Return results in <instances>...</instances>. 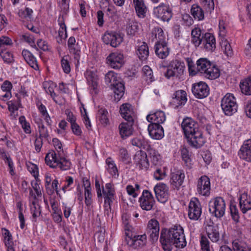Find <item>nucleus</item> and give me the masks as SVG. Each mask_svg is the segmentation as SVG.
<instances>
[{
	"label": "nucleus",
	"instance_id": "nucleus-56",
	"mask_svg": "<svg viewBox=\"0 0 251 251\" xmlns=\"http://www.w3.org/2000/svg\"><path fill=\"white\" fill-rule=\"evenodd\" d=\"M33 10L29 7H25L24 10H20L19 12V15L22 18H25L27 20H31L32 19Z\"/></svg>",
	"mask_w": 251,
	"mask_h": 251
},
{
	"label": "nucleus",
	"instance_id": "nucleus-12",
	"mask_svg": "<svg viewBox=\"0 0 251 251\" xmlns=\"http://www.w3.org/2000/svg\"><path fill=\"white\" fill-rule=\"evenodd\" d=\"M186 138L189 145L195 149L201 148L205 143V139L200 129L186 137Z\"/></svg>",
	"mask_w": 251,
	"mask_h": 251
},
{
	"label": "nucleus",
	"instance_id": "nucleus-33",
	"mask_svg": "<svg viewBox=\"0 0 251 251\" xmlns=\"http://www.w3.org/2000/svg\"><path fill=\"white\" fill-rule=\"evenodd\" d=\"M136 13L139 18H143L146 16L147 8L144 0H133Z\"/></svg>",
	"mask_w": 251,
	"mask_h": 251
},
{
	"label": "nucleus",
	"instance_id": "nucleus-46",
	"mask_svg": "<svg viewBox=\"0 0 251 251\" xmlns=\"http://www.w3.org/2000/svg\"><path fill=\"white\" fill-rule=\"evenodd\" d=\"M12 87L11 83L8 80L4 81L1 85V89L2 91L6 92L5 94L1 95L3 98L5 99V100L9 99L11 97V90Z\"/></svg>",
	"mask_w": 251,
	"mask_h": 251
},
{
	"label": "nucleus",
	"instance_id": "nucleus-59",
	"mask_svg": "<svg viewBox=\"0 0 251 251\" xmlns=\"http://www.w3.org/2000/svg\"><path fill=\"white\" fill-rule=\"evenodd\" d=\"M174 245L176 248H183L187 244L185 236H178V237H174Z\"/></svg>",
	"mask_w": 251,
	"mask_h": 251
},
{
	"label": "nucleus",
	"instance_id": "nucleus-16",
	"mask_svg": "<svg viewBox=\"0 0 251 251\" xmlns=\"http://www.w3.org/2000/svg\"><path fill=\"white\" fill-rule=\"evenodd\" d=\"M68 47L70 53L74 55V59L76 61L75 62V66L79 64L80 58V47L78 43H76V40L74 37H70L68 41Z\"/></svg>",
	"mask_w": 251,
	"mask_h": 251
},
{
	"label": "nucleus",
	"instance_id": "nucleus-11",
	"mask_svg": "<svg viewBox=\"0 0 251 251\" xmlns=\"http://www.w3.org/2000/svg\"><path fill=\"white\" fill-rule=\"evenodd\" d=\"M211 185L209 178L206 176H202L197 181V192L199 195L205 197L210 194Z\"/></svg>",
	"mask_w": 251,
	"mask_h": 251
},
{
	"label": "nucleus",
	"instance_id": "nucleus-48",
	"mask_svg": "<svg viewBox=\"0 0 251 251\" xmlns=\"http://www.w3.org/2000/svg\"><path fill=\"white\" fill-rule=\"evenodd\" d=\"M185 60L187 63L189 75L193 76L197 75L198 74L197 65L194 63L191 58H186Z\"/></svg>",
	"mask_w": 251,
	"mask_h": 251
},
{
	"label": "nucleus",
	"instance_id": "nucleus-10",
	"mask_svg": "<svg viewBox=\"0 0 251 251\" xmlns=\"http://www.w3.org/2000/svg\"><path fill=\"white\" fill-rule=\"evenodd\" d=\"M202 213L201 206L197 198H192L188 206V217L193 220H198Z\"/></svg>",
	"mask_w": 251,
	"mask_h": 251
},
{
	"label": "nucleus",
	"instance_id": "nucleus-45",
	"mask_svg": "<svg viewBox=\"0 0 251 251\" xmlns=\"http://www.w3.org/2000/svg\"><path fill=\"white\" fill-rule=\"evenodd\" d=\"M181 155L182 160L184 162V165L188 168L192 167V160L189 155V151L186 147H182L180 149Z\"/></svg>",
	"mask_w": 251,
	"mask_h": 251
},
{
	"label": "nucleus",
	"instance_id": "nucleus-64",
	"mask_svg": "<svg viewBox=\"0 0 251 251\" xmlns=\"http://www.w3.org/2000/svg\"><path fill=\"white\" fill-rule=\"evenodd\" d=\"M4 242L7 248V251H15L13 248L14 242L13 241L12 236H4Z\"/></svg>",
	"mask_w": 251,
	"mask_h": 251
},
{
	"label": "nucleus",
	"instance_id": "nucleus-54",
	"mask_svg": "<svg viewBox=\"0 0 251 251\" xmlns=\"http://www.w3.org/2000/svg\"><path fill=\"white\" fill-rule=\"evenodd\" d=\"M120 160L126 164L131 163V158L128 153L127 151L125 148H122L119 151Z\"/></svg>",
	"mask_w": 251,
	"mask_h": 251
},
{
	"label": "nucleus",
	"instance_id": "nucleus-41",
	"mask_svg": "<svg viewBox=\"0 0 251 251\" xmlns=\"http://www.w3.org/2000/svg\"><path fill=\"white\" fill-rule=\"evenodd\" d=\"M191 13L196 20L201 21L204 19V11L197 4H194L192 5Z\"/></svg>",
	"mask_w": 251,
	"mask_h": 251
},
{
	"label": "nucleus",
	"instance_id": "nucleus-49",
	"mask_svg": "<svg viewBox=\"0 0 251 251\" xmlns=\"http://www.w3.org/2000/svg\"><path fill=\"white\" fill-rule=\"evenodd\" d=\"M230 213L232 220L236 223H238L240 219L239 210L235 203L231 202L229 206Z\"/></svg>",
	"mask_w": 251,
	"mask_h": 251
},
{
	"label": "nucleus",
	"instance_id": "nucleus-20",
	"mask_svg": "<svg viewBox=\"0 0 251 251\" xmlns=\"http://www.w3.org/2000/svg\"><path fill=\"white\" fill-rule=\"evenodd\" d=\"M184 178V171L175 169L171 173L170 183L175 188L178 189L182 184Z\"/></svg>",
	"mask_w": 251,
	"mask_h": 251
},
{
	"label": "nucleus",
	"instance_id": "nucleus-17",
	"mask_svg": "<svg viewBox=\"0 0 251 251\" xmlns=\"http://www.w3.org/2000/svg\"><path fill=\"white\" fill-rule=\"evenodd\" d=\"M134 164L141 170H147L149 167V162L147 153L141 150L137 151L133 157Z\"/></svg>",
	"mask_w": 251,
	"mask_h": 251
},
{
	"label": "nucleus",
	"instance_id": "nucleus-28",
	"mask_svg": "<svg viewBox=\"0 0 251 251\" xmlns=\"http://www.w3.org/2000/svg\"><path fill=\"white\" fill-rule=\"evenodd\" d=\"M204 33L200 27H195L191 31V43L198 47L202 42Z\"/></svg>",
	"mask_w": 251,
	"mask_h": 251
},
{
	"label": "nucleus",
	"instance_id": "nucleus-1",
	"mask_svg": "<svg viewBox=\"0 0 251 251\" xmlns=\"http://www.w3.org/2000/svg\"><path fill=\"white\" fill-rule=\"evenodd\" d=\"M198 74L209 79H215L220 75L219 69L206 58H201L196 62Z\"/></svg>",
	"mask_w": 251,
	"mask_h": 251
},
{
	"label": "nucleus",
	"instance_id": "nucleus-43",
	"mask_svg": "<svg viewBox=\"0 0 251 251\" xmlns=\"http://www.w3.org/2000/svg\"><path fill=\"white\" fill-rule=\"evenodd\" d=\"M108 114L107 110L105 108H101L98 110L97 117L100 124L103 126H105L109 124V121L107 117Z\"/></svg>",
	"mask_w": 251,
	"mask_h": 251
},
{
	"label": "nucleus",
	"instance_id": "nucleus-35",
	"mask_svg": "<svg viewBox=\"0 0 251 251\" xmlns=\"http://www.w3.org/2000/svg\"><path fill=\"white\" fill-rule=\"evenodd\" d=\"M159 223L154 219L150 220L148 224L147 228V233L150 235H159Z\"/></svg>",
	"mask_w": 251,
	"mask_h": 251
},
{
	"label": "nucleus",
	"instance_id": "nucleus-39",
	"mask_svg": "<svg viewBox=\"0 0 251 251\" xmlns=\"http://www.w3.org/2000/svg\"><path fill=\"white\" fill-rule=\"evenodd\" d=\"M147 152L151 162L153 165L156 166L161 164V155L157 150L151 148Z\"/></svg>",
	"mask_w": 251,
	"mask_h": 251
},
{
	"label": "nucleus",
	"instance_id": "nucleus-30",
	"mask_svg": "<svg viewBox=\"0 0 251 251\" xmlns=\"http://www.w3.org/2000/svg\"><path fill=\"white\" fill-rule=\"evenodd\" d=\"M22 56L26 62L35 70H39V68L36 58L29 50L24 49L22 50Z\"/></svg>",
	"mask_w": 251,
	"mask_h": 251
},
{
	"label": "nucleus",
	"instance_id": "nucleus-47",
	"mask_svg": "<svg viewBox=\"0 0 251 251\" xmlns=\"http://www.w3.org/2000/svg\"><path fill=\"white\" fill-rule=\"evenodd\" d=\"M0 56L5 63L10 64L14 61L13 54L5 49H0Z\"/></svg>",
	"mask_w": 251,
	"mask_h": 251
},
{
	"label": "nucleus",
	"instance_id": "nucleus-50",
	"mask_svg": "<svg viewBox=\"0 0 251 251\" xmlns=\"http://www.w3.org/2000/svg\"><path fill=\"white\" fill-rule=\"evenodd\" d=\"M139 26L138 23L133 21H129L128 23L126 30L127 33L130 35H135L136 33L138 31Z\"/></svg>",
	"mask_w": 251,
	"mask_h": 251
},
{
	"label": "nucleus",
	"instance_id": "nucleus-44",
	"mask_svg": "<svg viewBox=\"0 0 251 251\" xmlns=\"http://www.w3.org/2000/svg\"><path fill=\"white\" fill-rule=\"evenodd\" d=\"M142 72L145 77V80L148 84H150L154 81L155 79L153 76V72L149 66H144L143 67Z\"/></svg>",
	"mask_w": 251,
	"mask_h": 251
},
{
	"label": "nucleus",
	"instance_id": "nucleus-25",
	"mask_svg": "<svg viewBox=\"0 0 251 251\" xmlns=\"http://www.w3.org/2000/svg\"><path fill=\"white\" fill-rule=\"evenodd\" d=\"M204 48L207 51L212 52L216 49V40L213 34L209 32H205L202 42Z\"/></svg>",
	"mask_w": 251,
	"mask_h": 251
},
{
	"label": "nucleus",
	"instance_id": "nucleus-29",
	"mask_svg": "<svg viewBox=\"0 0 251 251\" xmlns=\"http://www.w3.org/2000/svg\"><path fill=\"white\" fill-rule=\"evenodd\" d=\"M120 112L121 116L126 121L134 120V112L132 105L129 103H126L123 104L120 106Z\"/></svg>",
	"mask_w": 251,
	"mask_h": 251
},
{
	"label": "nucleus",
	"instance_id": "nucleus-34",
	"mask_svg": "<svg viewBox=\"0 0 251 251\" xmlns=\"http://www.w3.org/2000/svg\"><path fill=\"white\" fill-rule=\"evenodd\" d=\"M131 142L133 146L147 151L152 148L149 141L143 137L134 138L131 140Z\"/></svg>",
	"mask_w": 251,
	"mask_h": 251
},
{
	"label": "nucleus",
	"instance_id": "nucleus-9",
	"mask_svg": "<svg viewBox=\"0 0 251 251\" xmlns=\"http://www.w3.org/2000/svg\"><path fill=\"white\" fill-rule=\"evenodd\" d=\"M192 93L196 98L202 99L209 94V88L204 82L200 81L192 84Z\"/></svg>",
	"mask_w": 251,
	"mask_h": 251
},
{
	"label": "nucleus",
	"instance_id": "nucleus-21",
	"mask_svg": "<svg viewBox=\"0 0 251 251\" xmlns=\"http://www.w3.org/2000/svg\"><path fill=\"white\" fill-rule=\"evenodd\" d=\"M154 50L156 55L161 59L166 58L169 54L170 49L165 41H157Z\"/></svg>",
	"mask_w": 251,
	"mask_h": 251
},
{
	"label": "nucleus",
	"instance_id": "nucleus-24",
	"mask_svg": "<svg viewBox=\"0 0 251 251\" xmlns=\"http://www.w3.org/2000/svg\"><path fill=\"white\" fill-rule=\"evenodd\" d=\"M126 244L135 249L142 248L147 243L146 236H125Z\"/></svg>",
	"mask_w": 251,
	"mask_h": 251
},
{
	"label": "nucleus",
	"instance_id": "nucleus-18",
	"mask_svg": "<svg viewBox=\"0 0 251 251\" xmlns=\"http://www.w3.org/2000/svg\"><path fill=\"white\" fill-rule=\"evenodd\" d=\"M187 100V93L183 90H177L172 95V103L175 105V108L184 106Z\"/></svg>",
	"mask_w": 251,
	"mask_h": 251
},
{
	"label": "nucleus",
	"instance_id": "nucleus-52",
	"mask_svg": "<svg viewBox=\"0 0 251 251\" xmlns=\"http://www.w3.org/2000/svg\"><path fill=\"white\" fill-rule=\"evenodd\" d=\"M70 59V57L69 55H65L61 60V65L63 72L67 74L71 72Z\"/></svg>",
	"mask_w": 251,
	"mask_h": 251
},
{
	"label": "nucleus",
	"instance_id": "nucleus-7",
	"mask_svg": "<svg viewBox=\"0 0 251 251\" xmlns=\"http://www.w3.org/2000/svg\"><path fill=\"white\" fill-rule=\"evenodd\" d=\"M124 34L120 32L106 31L102 37L103 43L113 48L118 47L123 41Z\"/></svg>",
	"mask_w": 251,
	"mask_h": 251
},
{
	"label": "nucleus",
	"instance_id": "nucleus-40",
	"mask_svg": "<svg viewBox=\"0 0 251 251\" xmlns=\"http://www.w3.org/2000/svg\"><path fill=\"white\" fill-rule=\"evenodd\" d=\"M136 54L140 60H147L149 55V51L148 46L145 42H143L142 44L138 48Z\"/></svg>",
	"mask_w": 251,
	"mask_h": 251
},
{
	"label": "nucleus",
	"instance_id": "nucleus-8",
	"mask_svg": "<svg viewBox=\"0 0 251 251\" xmlns=\"http://www.w3.org/2000/svg\"><path fill=\"white\" fill-rule=\"evenodd\" d=\"M140 206L143 210L150 211L153 209L155 201L151 192L144 190L142 196L139 198Z\"/></svg>",
	"mask_w": 251,
	"mask_h": 251
},
{
	"label": "nucleus",
	"instance_id": "nucleus-13",
	"mask_svg": "<svg viewBox=\"0 0 251 251\" xmlns=\"http://www.w3.org/2000/svg\"><path fill=\"white\" fill-rule=\"evenodd\" d=\"M106 61L111 68L119 69L125 64L124 54L119 52H111L107 57Z\"/></svg>",
	"mask_w": 251,
	"mask_h": 251
},
{
	"label": "nucleus",
	"instance_id": "nucleus-60",
	"mask_svg": "<svg viewBox=\"0 0 251 251\" xmlns=\"http://www.w3.org/2000/svg\"><path fill=\"white\" fill-rule=\"evenodd\" d=\"M106 163L108 166L107 170L111 175L112 176H115L116 175L118 176V170L114 162L112 161H110L107 159Z\"/></svg>",
	"mask_w": 251,
	"mask_h": 251
},
{
	"label": "nucleus",
	"instance_id": "nucleus-19",
	"mask_svg": "<svg viewBox=\"0 0 251 251\" xmlns=\"http://www.w3.org/2000/svg\"><path fill=\"white\" fill-rule=\"evenodd\" d=\"M134 120L126 121L121 123L119 126V133L121 138L126 139L132 135L134 131L133 125Z\"/></svg>",
	"mask_w": 251,
	"mask_h": 251
},
{
	"label": "nucleus",
	"instance_id": "nucleus-58",
	"mask_svg": "<svg viewBox=\"0 0 251 251\" xmlns=\"http://www.w3.org/2000/svg\"><path fill=\"white\" fill-rule=\"evenodd\" d=\"M19 122L22 126L23 129L25 133L29 134L31 133V128L30 124L27 122L24 116H21L19 117Z\"/></svg>",
	"mask_w": 251,
	"mask_h": 251
},
{
	"label": "nucleus",
	"instance_id": "nucleus-6",
	"mask_svg": "<svg viewBox=\"0 0 251 251\" xmlns=\"http://www.w3.org/2000/svg\"><path fill=\"white\" fill-rule=\"evenodd\" d=\"M221 107L225 114L227 116H231L237 112L238 105L233 94L227 93L222 98Z\"/></svg>",
	"mask_w": 251,
	"mask_h": 251
},
{
	"label": "nucleus",
	"instance_id": "nucleus-51",
	"mask_svg": "<svg viewBox=\"0 0 251 251\" xmlns=\"http://www.w3.org/2000/svg\"><path fill=\"white\" fill-rule=\"evenodd\" d=\"M105 81L106 84L111 86L118 82L117 74L113 71H109L105 75Z\"/></svg>",
	"mask_w": 251,
	"mask_h": 251
},
{
	"label": "nucleus",
	"instance_id": "nucleus-3",
	"mask_svg": "<svg viewBox=\"0 0 251 251\" xmlns=\"http://www.w3.org/2000/svg\"><path fill=\"white\" fill-rule=\"evenodd\" d=\"M163 67L167 68L164 76L167 79L175 78L180 81L184 79L185 68L184 62L176 59H173L169 62L167 66H164Z\"/></svg>",
	"mask_w": 251,
	"mask_h": 251
},
{
	"label": "nucleus",
	"instance_id": "nucleus-2",
	"mask_svg": "<svg viewBox=\"0 0 251 251\" xmlns=\"http://www.w3.org/2000/svg\"><path fill=\"white\" fill-rule=\"evenodd\" d=\"M45 162L50 167L55 168L58 167L61 170L65 171L70 169L71 161L64 156V153L57 155L54 151H51L47 154L45 158Z\"/></svg>",
	"mask_w": 251,
	"mask_h": 251
},
{
	"label": "nucleus",
	"instance_id": "nucleus-4",
	"mask_svg": "<svg viewBox=\"0 0 251 251\" xmlns=\"http://www.w3.org/2000/svg\"><path fill=\"white\" fill-rule=\"evenodd\" d=\"M152 13L158 20L167 23L170 22L174 15L173 7L164 2L160 3L158 6L154 7Z\"/></svg>",
	"mask_w": 251,
	"mask_h": 251
},
{
	"label": "nucleus",
	"instance_id": "nucleus-14",
	"mask_svg": "<svg viewBox=\"0 0 251 251\" xmlns=\"http://www.w3.org/2000/svg\"><path fill=\"white\" fill-rule=\"evenodd\" d=\"M154 191L159 202L164 203L168 201L169 196V188L166 184L163 183H157L154 187Z\"/></svg>",
	"mask_w": 251,
	"mask_h": 251
},
{
	"label": "nucleus",
	"instance_id": "nucleus-55",
	"mask_svg": "<svg viewBox=\"0 0 251 251\" xmlns=\"http://www.w3.org/2000/svg\"><path fill=\"white\" fill-rule=\"evenodd\" d=\"M205 231L207 235H219L218 226L213 223L205 226Z\"/></svg>",
	"mask_w": 251,
	"mask_h": 251
},
{
	"label": "nucleus",
	"instance_id": "nucleus-15",
	"mask_svg": "<svg viewBox=\"0 0 251 251\" xmlns=\"http://www.w3.org/2000/svg\"><path fill=\"white\" fill-rule=\"evenodd\" d=\"M181 127L185 137L199 130L198 123L189 117L183 120Z\"/></svg>",
	"mask_w": 251,
	"mask_h": 251
},
{
	"label": "nucleus",
	"instance_id": "nucleus-5",
	"mask_svg": "<svg viewBox=\"0 0 251 251\" xmlns=\"http://www.w3.org/2000/svg\"><path fill=\"white\" fill-rule=\"evenodd\" d=\"M210 213L217 218H222L225 213L226 202L221 197L211 199L208 203Z\"/></svg>",
	"mask_w": 251,
	"mask_h": 251
},
{
	"label": "nucleus",
	"instance_id": "nucleus-27",
	"mask_svg": "<svg viewBox=\"0 0 251 251\" xmlns=\"http://www.w3.org/2000/svg\"><path fill=\"white\" fill-rule=\"evenodd\" d=\"M147 121L151 124H159L163 123L166 120L165 113L161 110H157L153 113H150L147 116Z\"/></svg>",
	"mask_w": 251,
	"mask_h": 251
},
{
	"label": "nucleus",
	"instance_id": "nucleus-63",
	"mask_svg": "<svg viewBox=\"0 0 251 251\" xmlns=\"http://www.w3.org/2000/svg\"><path fill=\"white\" fill-rule=\"evenodd\" d=\"M167 174L165 170L163 168H157L154 172V178L157 180H160L163 179L166 176Z\"/></svg>",
	"mask_w": 251,
	"mask_h": 251
},
{
	"label": "nucleus",
	"instance_id": "nucleus-31",
	"mask_svg": "<svg viewBox=\"0 0 251 251\" xmlns=\"http://www.w3.org/2000/svg\"><path fill=\"white\" fill-rule=\"evenodd\" d=\"M183 233V227L180 225L176 224L169 229L163 228L160 235H182Z\"/></svg>",
	"mask_w": 251,
	"mask_h": 251
},
{
	"label": "nucleus",
	"instance_id": "nucleus-23",
	"mask_svg": "<svg viewBox=\"0 0 251 251\" xmlns=\"http://www.w3.org/2000/svg\"><path fill=\"white\" fill-rule=\"evenodd\" d=\"M150 136L153 139L160 140L164 136V129L159 124H150L148 126Z\"/></svg>",
	"mask_w": 251,
	"mask_h": 251
},
{
	"label": "nucleus",
	"instance_id": "nucleus-62",
	"mask_svg": "<svg viewBox=\"0 0 251 251\" xmlns=\"http://www.w3.org/2000/svg\"><path fill=\"white\" fill-rule=\"evenodd\" d=\"M23 39L27 43H28L32 48H35L37 50H38V48L35 44L34 39L33 35L28 33H25L22 36Z\"/></svg>",
	"mask_w": 251,
	"mask_h": 251
},
{
	"label": "nucleus",
	"instance_id": "nucleus-36",
	"mask_svg": "<svg viewBox=\"0 0 251 251\" xmlns=\"http://www.w3.org/2000/svg\"><path fill=\"white\" fill-rule=\"evenodd\" d=\"M177 236H160L159 241L164 251H171L174 245V237Z\"/></svg>",
	"mask_w": 251,
	"mask_h": 251
},
{
	"label": "nucleus",
	"instance_id": "nucleus-38",
	"mask_svg": "<svg viewBox=\"0 0 251 251\" xmlns=\"http://www.w3.org/2000/svg\"><path fill=\"white\" fill-rule=\"evenodd\" d=\"M112 86V89L114 93L115 99L117 100H120L125 93V88L124 83L118 81V82L113 84Z\"/></svg>",
	"mask_w": 251,
	"mask_h": 251
},
{
	"label": "nucleus",
	"instance_id": "nucleus-22",
	"mask_svg": "<svg viewBox=\"0 0 251 251\" xmlns=\"http://www.w3.org/2000/svg\"><path fill=\"white\" fill-rule=\"evenodd\" d=\"M238 155L240 159L251 162V139L244 142L238 151Z\"/></svg>",
	"mask_w": 251,
	"mask_h": 251
},
{
	"label": "nucleus",
	"instance_id": "nucleus-32",
	"mask_svg": "<svg viewBox=\"0 0 251 251\" xmlns=\"http://www.w3.org/2000/svg\"><path fill=\"white\" fill-rule=\"evenodd\" d=\"M51 209L53 211L52 216L55 222L59 223L62 221V211L59 208L58 202L54 199L50 200Z\"/></svg>",
	"mask_w": 251,
	"mask_h": 251
},
{
	"label": "nucleus",
	"instance_id": "nucleus-37",
	"mask_svg": "<svg viewBox=\"0 0 251 251\" xmlns=\"http://www.w3.org/2000/svg\"><path fill=\"white\" fill-rule=\"evenodd\" d=\"M240 88L242 93L244 95H251V76L241 80Z\"/></svg>",
	"mask_w": 251,
	"mask_h": 251
},
{
	"label": "nucleus",
	"instance_id": "nucleus-61",
	"mask_svg": "<svg viewBox=\"0 0 251 251\" xmlns=\"http://www.w3.org/2000/svg\"><path fill=\"white\" fill-rule=\"evenodd\" d=\"M28 171L35 178H37L39 176L38 167L36 164L29 162L26 164Z\"/></svg>",
	"mask_w": 251,
	"mask_h": 251
},
{
	"label": "nucleus",
	"instance_id": "nucleus-53",
	"mask_svg": "<svg viewBox=\"0 0 251 251\" xmlns=\"http://www.w3.org/2000/svg\"><path fill=\"white\" fill-rule=\"evenodd\" d=\"M86 79L89 84L91 85L94 90L97 88V78L95 73L91 71L87 72L86 74Z\"/></svg>",
	"mask_w": 251,
	"mask_h": 251
},
{
	"label": "nucleus",
	"instance_id": "nucleus-57",
	"mask_svg": "<svg viewBox=\"0 0 251 251\" xmlns=\"http://www.w3.org/2000/svg\"><path fill=\"white\" fill-rule=\"evenodd\" d=\"M221 47L224 53L227 56H231L233 54L232 50L230 44L226 41H222Z\"/></svg>",
	"mask_w": 251,
	"mask_h": 251
},
{
	"label": "nucleus",
	"instance_id": "nucleus-26",
	"mask_svg": "<svg viewBox=\"0 0 251 251\" xmlns=\"http://www.w3.org/2000/svg\"><path fill=\"white\" fill-rule=\"evenodd\" d=\"M239 207L243 214L251 210V198L247 193L241 194L239 198Z\"/></svg>",
	"mask_w": 251,
	"mask_h": 251
},
{
	"label": "nucleus",
	"instance_id": "nucleus-42",
	"mask_svg": "<svg viewBox=\"0 0 251 251\" xmlns=\"http://www.w3.org/2000/svg\"><path fill=\"white\" fill-rule=\"evenodd\" d=\"M232 246L235 251H251V248L248 247L245 242L239 238L232 241Z\"/></svg>",
	"mask_w": 251,
	"mask_h": 251
}]
</instances>
